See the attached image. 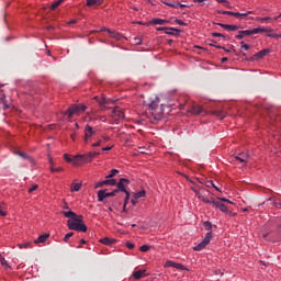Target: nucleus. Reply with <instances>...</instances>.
<instances>
[{
	"label": "nucleus",
	"instance_id": "1",
	"mask_svg": "<svg viewBox=\"0 0 281 281\" xmlns=\"http://www.w3.org/2000/svg\"><path fill=\"white\" fill-rule=\"evenodd\" d=\"M147 113L150 115V122H159L164 117V104L159 105V98L155 97L148 104Z\"/></svg>",
	"mask_w": 281,
	"mask_h": 281
},
{
	"label": "nucleus",
	"instance_id": "2",
	"mask_svg": "<svg viewBox=\"0 0 281 281\" xmlns=\"http://www.w3.org/2000/svg\"><path fill=\"white\" fill-rule=\"evenodd\" d=\"M87 111V106L82 104H72L69 106L68 111L64 113V115H67V117L71 119L74 115H81V113H85Z\"/></svg>",
	"mask_w": 281,
	"mask_h": 281
},
{
	"label": "nucleus",
	"instance_id": "3",
	"mask_svg": "<svg viewBox=\"0 0 281 281\" xmlns=\"http://www.w3.org/2000/svg\"><path fill=\"white\" fill-rule=\"evenodd\" d=\"M212 232L206 233L204 239L196 245L195 247H193V251H202V249H205V247H207V245H210V240H212Z\"/></svg>",
	"mask_w": 281,
	"mask_h": 281
},
{
	"label": "nucleus",
	"instance_id": "4",
	"mask_svg": "<svg viewBox=\"0 0 281 281\" xmlns=\"http://www.w3.org/2000/svg\"><path fill=\"white\" fill-rule=\"evenodd\" d=\"M68 229H72L75 232H87V225L85 223H76L71 221H67Z\"/></svg>",
	"mask_w": 281,
	"mask_h": 281
},
{
	"label": "nucleus",
	"instance_id": "5",
	"mask_svg": "<svg viewBox=\"0 0 281 281\" xmlns=\"http://www.w3.org/2000/svg\"><path fill=\"white\" fill-rule=\"evenodd\" d=\"M130 184H131V180L126 178H121L119 182H116V188H119L121 192H124V194H126V192H128L126 188H128Z\"/></svg>",
	"mask_w": 281,
	"mask_h": 281
},
{
	"label": "nucleus",
	"instance_id": "6",
	"mask_svg": "<svg viewBox=\"0 0 281 281\" xmlns=\"http://www.w3.org/2000/svg\"><path fill=\"white\" fill-rule=\"evenodd\" d=\"M211 203H212V207L220 210V212H223L224 214L232 215V211H229V209H227V205L223 204L222 202L215 200V202H211Z\"/></svg>",
	"mask_w": 281,
	"mask_h": 281
},
{
	"label": "nucleus",
	"instance_id": "7",
	"mask_svg": "<svg viewBox=\"0 0 281 281\" xmlns=\"http://www.w3.org/2000/svg\"><path fill=\"white\" fill-rule=\"evenodd\" d=\"M95 135V130L91 125H86L85 127V142L89 144L91 137Z\"/></svg>",
	"mask_w": 281,
	"mask_h": 281
},
{
	"label": "nucleus",
	"instance_id": "8",
	"mask_svg": "<svg viewBox=\"0 0 281 281\" xmlns=\"http://www.w3.org/2000/svg\"><path fill=\"white\" fill-rule=\"evenodd\" d=\"M159 31H165V34H168L169 36H179L181 34V30L175 29V27H158Z\"/></svg>",
	"mask_w": 281,
	"mask_h": 281
},
{
	"label": "nucleus",
	"instance_id": "9",
	"mask_svg": "<svg viewBox=\"0 0 281 281\" xmlns=\"http://www.w3.org/2000/svg\"><path fill=\"white\" fill-rule=\"evenodd\" d=\"M94 100H97V102L99 103V106L102 111H104L106 109V104H111L113 102V100L111 99H106V98H98V97H94Z\"/></svg>",
	"mask_w": 281,
	"mask_h": 281
},
{
	"label": "nucleus",
	"instance_id": "10",
	"mask_svg": "<svg viewBox=\"0 0 281 281\" xmlns=\"http://www.w3.org/2000/svg\"><path fill=\"white\" fill-rule=\"evenodd\" d=\"M217 25H220V27H223L227 32H236V30H240V26L234 24L217 23Z\"/></svg>",
	"mask_w": 281,
	"mask_h": 281
},
{
	"label": "nucleus",
	"instance_id": "11",
	"mask_svg": "<svg viewBox=\"0 0 281 281\" xmlns=\"http://www.w3.org/2000/svg\"><path fill=\"white\" fill-rule=\"evenodd\" d=\"M236 161H239L240 164H243V166H247V161L249 159V155L241 153L238 156H235Z\"/></svg>",
	"mask_w": 281,
	"mask_h": 281
},
{
	"label": "nucleus",
	"instance_id": "12",
	"mask_svg": "<svg viewBox=\"0 0 281 281\" xmlns=\"http://www.w3.org/2000/svg\"><path fill=\"white\" fill-rule=\"evenodd\" d=\"M113 117L114 120H124V111L120 106L114 108Z\"/></svg>",
	"mask_w": 281,
	"mask_h": 281
},
{
	"label": "nucleus",
	"instance_id": "13",
	"mask_svg": "<svg viewBox=\"0 0 281 281\" xmlns=\"http://www.w3.org/2000/svg\"><path fill=\"white\" fill-rule=\"evenodd\" d=\"M74 166H81V164H87L85 161V155H77L72 158Z\"/></svg>",
	"mask_w": 281,
	"mask_h": 281
},
{
	"label": "nucleus",
	"instance_id": "14",
	"mask_svg": "<svg viewBox=\"0 0 281 281\" xmlns=\"http://www.w3.org/2000/svg\"><path fill=\"white\" fill-rule=\"evenodd\" d=\"M249 14H254V11H248L246 13L232 11L231 16H235L236 19H240L243 21V19H245L246 16H249Z\"/></svg>",
	"mask_w": 281,
	"mask_h": 281
},
{
	"label": "nucleus",
	"instance_id": "15",
	"mask_svg": "<svg viewBox=\"0 0 281 281\" xmlns=\"http://www.w3.org/2000/svg\"><path fill=\"white\" fill-rule=\"evenodd\" d=\"M245 36H252L251 35V30H246V31H239L238 34L235 36L238 41H243Z\"/></svg>",
	"mask_w": 281,
	"mask_h": 281
},
{
	"label": "nucleus",
	"instance_id": "16",
	"mask_svg": "<svg viewBox=\"0 0 281 281\" xmlns=\"http://www.w3.org/2000/svg\"><path fill=\"white\" fill-rule=\"evenodd\" d=\"M191 113H193V115H201V113H205V110H203L201 105H192Z\"/></svg>",
	"mask_w": 281,
	"mask_h": 281
},
{
	"label": "nucleus",
	"instance_id": "17",
	"mask_svg": "<svg viewBox=\"0 0 281 281\" xmlns=\"http://www.w3.org/2000/svg\"><path fill=\"white\" fill-rule=\"evenodd\" d=\"M262 32H273L272 29H265V27H257V29H252L250 30V34H262Z\"/></svg>",
	"mask_w": 281,
	"mask_h": 281
},
{
	"label": "nucleus",
	"instance_id": "18",
	"mask_svg": "<svg viewBox=\"0 0 281 281\" xmlns=\"http://www.w3.org/2000/svg\"><path fill=\"white\" fill-rule=\"evenodd\" d=\"M99 243H102V245H115V243H117V240H115L114 238H109V237H104L102 239L99 240Z\"/></svg>",
	"mask_w": 281,
	"mask_h": 281
},
{
	"label": "nucleus",
	"instance_id": "19",
	"mask_svg": "<svg viewBox=\"0 0 281 281\" xmlns=\"http://www.w3.org/2000/svg\"><path fill=\"white\" fill-rule=\"evenodd\" d=\"M146 277V270H137L133 272V278L135 280H142V278Z\"/></svg>",
	"mask_w": 281,
	"mask_h": 281
},
{
	"label": "nucleus",
	"instance_id": "20",
	"mask_svg": "<svg viewBox=\"0 0 281 281\" xmlns=\"http://www.w3.org/2000/svg\"><path fill=\"white\" fill-rule=\"evenodd\" d=\"M267 54H269V49H262L254 56V59L260 60V58H265V56H267Z\"/></svg>",
	"mask_w": 281,
	"mask_h": 281
},
{
	"label": "nucleus",
	"instance_id": "21",
	"mask_svg": "<svg viewBox=\"0 0 281 281\" xmlns=\"http://www.w3.org/2000/svg\"><path fill=\"white\" fill-rule=\"evenodd\" d=\"M0 109H8V103L5 102V94L0 91Z\"/></svg>",
	"mask_w": 281,
	"mask_h": 281
},
{
	"label": "nucleus",
	"instance_id": "22",
	"mask_svg": "<svg viewBox=\"0 0 281 281\" xmlns=\"http://www.w3.org/2000/svg\"><path fill=\"white\" fill-rule=\"evenodd\" d=\"M49 238V234H43L37 239L34 240L35 245H38L40 243H45Z\"/></svg>",
	"mask_w": 281,
	"mask_h": 281
},
{
	"label": "nucleus",
	"instance_id": "23",
	"mask_svg": "<svg viewBox=\"0 0 281 281\" xmlns=\"http://www.w3.org/2000/svg\"><path fill=\"white\" fill-rule=\"evenodd\" d=\"M104 199H108L106 198V190H99L98 191V201L100 203H102V201H104Z\"/></svg>",
	"mask_w": 281,
	"mask_h": 281
},
{
	"label": "nucleus",
	"instance_id": "24",
	"mask_svg": "<svg viewBox=\"0 0 281 281\" xmlns=\"http://www.w3.org/2000/svg\"><path fill=\"white\" fill-rule=\"evenodd\" d=\"M153 25H166L168 23V20L164 19H153L151 20Z\"/></svg>",
	"mask_w": 281,
	"mask_h": 281
},
{
	"label": "nucleus",
	"instance_id": "25",
	"mask_svg": "<svg viewBox=\"0 0 281 281\" xmlns=\"http://www.w3.org/2000/svg\"><path fill=\"white\" fill-rule=\"evenodd\" d=\"M83 157H85V162L86 164H91L94 159L93 151H90V153L83 155Z\"/></svg>",
	"mask_w": 281,
	"mask_h": 281
},
{
	"label": "nucleus",
	"instance_id": "26",
	"mask_svg": "<svg viewBox=\"0 0 281 281\" xmlns=\"http://www.w3.org/2000/svg\"><path fill=\"white\" fill-rule=\"evenodd\" d=\"M106 29H102L101 32H108L109 36H111V38H120V34H117L115 31H111V30H106Z\"/></svg>",
	"mask_w": 281,
	"mask_h": 281
},
{
	"label": "nucleus",
	"instance_id": "27",
	"mask_svg": "<svg viewBox=\"0 0 281 281\" xmlns=\"http://www.w3.org/2000/svg\"><path fill=\"white\" fill-rule=\"evenodd\" d=\"M68 221L74 222V223H85L82 215H78L76 213H75V216L72 217V220H68Z\"/></svg>",
	"mask_w": 281,
	"mask_h": 281
},
{
	"label": "nucleus",
	"instance_id": "28",
	"mask_svg": "<svg viewBox=\"0 0 281 281\" xmlns=\"http://www.w3.org/2000/svg\"><path fill=\"white\" fill-rule=\"evenodd\" d=\"M102 3V0H87V5L89 8L93 7V5H100Z\"/></svg>",
	"mask_w": 281,
	"mask_h": 281
},
{
	"label": "nucleus",
	"instance_id": "29",
	"mask_svg": "<svg viewBox=\"0 0 281 281\" xmlns=\"http://www.w3.org/2000/svg\"><path fill=\"white\" fill-rule=\"evenodd\" d=\"M63 215L66 217V218H70V221L74 220V216H76V213L72 212V211H64L63 212Z\"/></svg>",
	"mask_w": 281,
	"mask_h": 281
},
{
	"label": "nucleus",
	"instance_id": "30",
	"mask_svg": "<svg viewBox=\"0 0 281 281\" xmlns=\"http://www.w3.org/2000/svg\"><path fill=\"white\" fill-rule=\"evenodd\" d=\"M115 175H120V170H117V169H112V170L110 171V175H108V176L105 177V179H113V177H115Z\"/></svg>",
	"mask_w": 281,
	"mask_h": 281
},
{
	"label": "nucleus",
	"instance_id": "31",
	"mask_svg": "<svg viewBox=\"0 0 281 281\" xmlns=\"http://www.w3.org/2000/svg\"><path fill=\"white\" fill-rule=\"evenodd\" d=\"M105 186H117V180L108 178V180H104Z\"/></svg>",
	"mask_w": 281,
	"mask_h": 281
},
{
	"label": "nucleus",
	"instance_id": "32",
	"mask_svg": "<svg viewBox=\"0 0 281 281\" xmlns=\"http://www.w3.org/2000/svg\"><path fill=\"white\" fill-rule=\"evenodd\" d=\"M205 186H206V188H215L217 190V192H221V189L218 187H216L214 184V181H212V180L206 181Z\"/></svg>",
	"mask_w": 281,
	"mask_h": 281
},
{
	"label": "nucleus",
	"instance_id": "33",
	"mask_svg": "<svg viewBox=\"0 0 281 281\" xmlns=\"http://www.w3.org/2000/svg\"><path fill=\"white\" fill-rule=\"evenodd\" d=\"M80 188H82V184L80 183H75L71 186V191L72 192H79L80 191Z\"/></svg>",
	"mask_w": 281,
	"mask_h": 281
},
{
	"label": "nucleus",
	"instance_id": "34",
	"mask_svg": "<svg viewBox=\"0 0 281 281\" xmlns=\"http://www.w3.org/2000/svg\"><path fill=\"white\" fill-rule=\"evenodd\" d=\"M0 262H1L2 267H5L7 269H10V265L8 263L5 258H3V256H1V255H0Z\"/></svg>",
	"mask_w": 281,
	"mask_h": 281
},
{
	"label": "nucleus",
	"instance_id": "35",
	"mask_svg": "<svg viewBox=\"0 0 281 281\" xmlns=\"http://www.w3.org/2000/svg\"><path fill=\"white\" fill-rule=\"evenodd\" d=\"M200 201H203V203H207L209 205H212V203L215 202V200H210V199L205 198L204 195H202Z\"/></svg>",
	"mask_w": 281,
	"mask_h": 281
},
{
	"label": "nucleus",
	"instance_id": "36",
	"mask_svg": "<svg viewBox=\"0 0 281 281\" xmlns=\"http://www.w3.org/2000/svg\"><path fill=\"white\" fill-rule=\"evenodd\" d=\"M144 196H146V191L144 190L135 193V199H144Z\"/></svg>",
	"mask_w": 281,
	"mask_h": 281
},
{
	"label": "nucleus",
	"instance_id": "37",
	"mask_svg": "<svg viewBox=\"0 0 281 281\" xmlns=\"http://www.w3.org/2000/svg\"><path fill=\"white\" fill-rule=\"evenodd\" d=\"M20 249H30L32 247V244L30 243H24V244H19Z\"/></svg>",
	"mask_w": 281,
	"mask_h": 281
},
{
	"label": "nucleus",
	"instance_id": "38",
	"mask_svg": "<svg viewBox=\"0 0 281 281\" xmlns=\"http://www.w3.org/2000/svg\"><path fill=\"white\" fill-rule=\"evenodd\" d=\"M63 2L60 0L55 1L52 5L50 9L52 10H56V8H58Z\"/></svg>",
	"mask_w": 281,
	"mask_h": 281
},
{
	"label": "nucleus",
	"instance_id": "39",
	"mask_svg": "<svg viewBox=\"0 0 281 281\" xmlns=\"http://www.w3.org/2000/svg\"><path fill=\"white\" fill-rule=\"evenodd\" d=\"M149 250H150V246L148 245H143L139 248V251H143L144 254H146V251H149Z\"/></svg>",
	"mask_w": 281,
	"mask_h": 281
},
{
	"label": "nucleus",
	"instance_id": "40",
	"mask_svg": "<svg viewBox=\"0 0 281 281\" xmlns=\"http://www.w3.org/2000/svg\"><path fill=\"white\" fill-rule=\"evenodd\" d=\"M71 236H74V232L67 233L64 237V243H69V238H71Z\"/></svg>",
	"mask_w": 281,
	"mask_h": 281
},
{
	"label": "nucleus",
	"instance_id": "41",
	"mask_svg": "<svg viewBox=\"0 0 281 281\" xmlns=\"http://www.w3.org/2000/svg\"><path fill=\"white\" fill-rule=\"evenodd\" d=\"M176 263L177 262H175L172 260H168V261H166L165 267H171L172 269H175Z\"/></svg>",
	"mask_w": 281,
	"mask_h": 281
},
{
	"label": "nucleus",
	"instance_id": "42",
	"mask_svg": "<svg viewBox=\"0 0 281 281\" xmlns=\"http://www.w3.org/2000/svg\"><path fill=\"white\" fill-rule=\"evenodd\" d=\"M49 168H50V172H63V170H65L61 167L54 168V166H50Z\"/></svg>",
	"mask_w": 281,
	"mask_h": 281
},
{
	"label": "nucleus",
	"instance_id": "43",
	"mask_svg": "<svg viewBox=\"0 0 281 281\" xmlns=\"http://www.w3.org/2000/svg\"><path fill=\"white\" fill-rule=\"evenodd\" d=\"M241 49H245V52H248V49H251V46L249 44H245V42H240Z\"/></svg>",
	"mask_w": 281,
	"mask_h": 281
},
{
	"label": "nucleus",
	"instance_id": "44",
	"mask_svg": "<svg viewBox=\"0 0 281 281\" xmlns=\"http://www.w3.org/2000/svg\"><path fill=\"white\" fill-rule=\"evenodd\" d=\"M203 225H204L206 231L210 232V229H212V223L210 221L204 222Z\"/></svg>",
	"mask_w": 281,
	"mask_h": 281
},
{
	"label": "nucleus",
	"instance_id": "45",
	"mask_svg": "<svg viewBox=\"0 0 281 281\" xmlns=\"http://www.w3.org/2000/svg\"><path fill=\"white\" fill-rule=\"evenodd\" d=\"M173 269H179L180 271H186V266L176 262V266Z\"/></svg>",
	"mask_w": 281,
	"mask_h": 281
},
{
	"label": "nucleus",
	"instance_id": "46",
	"mask_svg": "<svg viewBox=\"0 0 281 281\" xmlns=\"http://www.w3.org/2000/svg\"><path fill=\"white\" fill-rule=\"evenodd\" d=\"M64 159H65L68 164H71V161H74V158H71V156H69V154H65V155H64Z\"/></svg>",
	"mask_w": 281,
	"mask_h": 281
},
{
	"label": "nucleus",
	"instance_id": "47",
	"mask_svg": "<svg viewBox=\"0 0 281 281\" xmlns=\"http://www.w3.org/2000/svg\"><path fill=\"white\" fill-rule=\"evenodd\" d=\"M256 21H260L261 23H265V21H271V18L266 16V18H257Z\"/></svg>",
	"mask_w": 281,
	"mask_h": 281
},
{
	"label": "nucleus",
	"instance_id": "48",
	"mask_svg": "<svg viewBox=\"0 0 281 281\" xmlns=\"http://www.w3.org/2000/svg\"><path fill=\"white\" fill-rule=\"evenodd\" d=\"M38 190V184H34L31 189H29V194H32V192H36Z\"/></svg>",
	"mask_w": 281,
	"mask_h": 281
},
{
	"label": "nucleus",
	"instance_id": "49",
	"mask_svg": "<svg viewBox=\"0 0 281 281\" xmlns=\"http://www.w3.org/2000/svg\"><path fill=\"white\" fill-rule=\"evenodd\" d=\"M125 194L126 196H125L124 205H128V201L131 200V192H126Z\"/></svg>",
	"mask_w": 281,
	"mask_h": 281
},
{
	"label": "nucleus",
	"instance_id": "50",
	"mask_svg": "<svg viewBox=\"0 0 281 281\" xmlns=\"http://www.w3.org/2000/svg\"><path fill=\"white\" fill-rule=\"evenodd\" d=\"M104 186H106V183L104 182V180L103 181H100V182H97L95 183V186H94V188H102V187H104Z\"/></svg>",
	"mask_w": 281,
	"mask_h": 281
},
{
	"label": "nucleus",
	"instance_id": "51",
	"mask_svg": "<svg viewBox=\"0 0 281 281\" xmlns=\"http://www.w3.org/2000/svg\"><path fill=\"white\" fill-rule=\"evenodd\" d=\"M212 115H216L217 117L223 119V112H221V111H213Z\"/></svg>",
	"mask_w": 281,
	"mask_h": 281
},
{
	"label": "nucleus",
	"instance_id": "52",
	"mask_svg": "<svg viewBox=\"0 0 281 281\" xmlns=\"http://www.w3.org/2000/svg\"><path fill=\"white\" fill-rule=\"evenodd\" d=\"M212 36H213L214 38H216V37L225 38V35H223L222 33H212Z\"/></svg>",
	"mask_w": 281,
	"mask_h": 281
},
{
	"label": "nucleus",
	"instance_id": "53",
	"mask_svg": "<svg viewBox=\"0 0 281 281\" xmlns=\"http://www.w3.org/2000/svg\"><path fill=\"white\" fill-rule=\"evenodd\" d=\"M192 191L194 192L195 196H198V199H201L203 196V194H201L199 190L192 188Z\"/></svg>",
	"mask_w": 281,
	"mask_h": 281
},
{
	"label": "nucleus",
	"instance_id": "54",
	"mask_svg": "<svg viewBox=\"0 0 281 281\" xmlns=\"http://www.w3.org/2000/svg\"><path fill=\"white\" fill-rule=\"evenodd\" d=\"M176 23H177L178 25H182V26L188 25L186 22H183L182 20H179V19H176Z\"/></svg>",
	"mask_w": 281,
	"mask_h": 281
},
{
	"label": "nucleus",
	"instance_id": "55",
	"mask_svg": "<svg viewBox=\"0 0 281 281\" xmlns=\"http://www.w3.org/2000/svg\"><path fill=\"white\" fill-rule=\"evenodd\" d=\"M92 146H93V148H98V146H102V139H100L97 143H93Z\"/></svg>",
	"mask_w": 281,
	"mask_h": 281
},
{
	"label": "nucleus",
	"instance_id": "56",
	"mask_svg": "<svg viewBox=\"0 0 281 281\" xmlns=\"http://www.w3.org/2000/svg\"><path fill=\"white\" fill-rule=\"evenodd\" d=\"M126 247H127V249H135V244H133V243H127V244H126Z\"/></svg>",
	"mask_w": 281,
	"mask_h": 281
},
{
	"label": "nucleus",
	"instance_id": "57",
	"mask_svg": "<svg viewBox=\"0 0 281 281\" xmlns=\"http://www.w3.org/2000/svg\"><path fill=\"white\" fill-rule=\"evenodd\" d=\"M8 213L3 210L2 206H0V216H7Z\"/></svg>",
	"mask_w": 281,
	"mask_h": 281
},
{
	"label": "nucleus",
	"instance_id": "58",
	"mask_svg": "<svg viewBox=\"0 0 281 281\" xmlns=\"http://www.w3.org/2000/svg\"><path fill=\"white\" fill-rule=\"evenodd\" d=\"M272 205H274V207H281V203L278 202V200H274V202L272 203Z\"/></svg>",
	"mask_w": 281,
	"mask_h": 281
},
{
	"label": "nucleus",
	"instance_id": "59",
	"mask_svg": "<svg viewBox=\"0 0 281 281\" xmlns=\"http://www.w3.org/2000/svg\"><path fill=\"white\" fill-rule=\"evenodd\" d=\"M220 201H222L223 203H232V201L225 198H221Z\"/></svg>",
	"mask_w": 281,
	"mask_h": 281
},
{
	"label": "nucleus",
	"instance_id": "60",
	"mask_svg": "<svg viewBox=\"0 0 281 281\" xmlns=\"http://www.w3.org/2000/svg\"><path fill=\"white\" fill-rule=\"evenodd\" d=\"M220 14H228L229 16H232V11H222L220 12Z\"/></svg>",
	"mask_w": 281,
	"mask_h": 281
},
{
	"label": "nucleus",
	"instance_id": "61",
	"mask_svg": "<svg viewBox=\"0 0 281 281\" xmlns=\"http://www.w3.org/2000/svg\"><path fill=\"white\" fill-rule=\"evenodd\" d=\"M166 5H169L170 8H177V3H168V2H166Z\"/></svg>",
	"mask_w": 281,
	"mask_h": 281
},
{
	"label": "nucleus",
	"instance_id": "62",
	"mask_svg": "<svg viewBox=\"0 0 281 281\" xmlns=\"http://www.w3.org/2000/svg\"><path fill=\"white\" fill-rule=\"evenodd\" d=\"M109 196H115V192H106V198L109 199Z\"/></svg>",
	"mask_w": 281,
	"mask_h": 281
},
{
	"label": "nucleus",
	"instance_id": "63",
	"mask_svg": "<svg viewBox=\"0 0 281 281\" xmlns=\"http://www.w3.org/2000/svg\"><path fill=\"white\" fill-rule=\"evenodd\" d=\"M92 157H100V153H98V151H92Z\"/></svg>",
	"mask_w": 281,
	"mask_h": 281
},
{
	"label": "nucleus",
	"instance_id": "64",
	"mask_svg": "<svg viewBox=\"0 0 281 281\" xmlns=\"http://www.w3.org/2000/svg\"><path fill=\"white\" fill-rule=\"evenodd\" d=\"M111 148H113V147H110V146L103 147V148H102V151L104 153V151H106V150H111Z\"/></svg>",
	"mask_w": 281,
	"mask_h": 281
}]
</instances>
